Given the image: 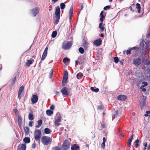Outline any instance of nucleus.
I'll return each instance as SVG.
<instances>
[{
    "mask_svg": "<svg viewBox=\"0 0 150 150\" xmlns=\"http://www.w3.org/2000/svg\"><path fill=\"white\" fill-rule=\"evenodd\" d=\"M52 139L50 137L43 136L41 139V141L42 144L44 145H48L52 142Z\"/></svg>",
    "mask_w": 150,
    "mask_h": 150,
    "instance_id": "f257e3e1",
    "label": "nucleus"
},
{
    "mask_svg": "<svg viewBox=\"0 0 150 150\" xmlns=\"http://www.w3.org/2000/svg\"><path fill=\"white\" fill-rule=\"evenodd\" d=\"M60 11L59 6H57L55 8V14L56 16L55 17L56 20L55 22V24H57L59 22L60 19Z\"/></svg>",
    "mask_w": 150,
    "mask_h": 150,
    "instance_id": "f03ea898",
    "label": "nucleus"
},
{
    "mask_svg": "<svg viewBox=\"0 0 150 150\" xmlns=\"http://www.w3.org/2000/svg\"><path fill=\"white\" fill-rule=\"evenodd\" d=\"M150 41H148L145 43L144 40H142L140 44V46L142 47V50H144V49L145 50L149 48L150 46Z\"/></svg>",
    "mask_w": 150,
    "mask_h": 150,
    "instance_id": "7ed1b4c3",
    "label": "nucleus"
},
{
    "mask_svg": "<svg viewBox=\"0 0 150 150\" xmlns=\"http://www.w3.org/2000/svg\"><path fill=\"white\" fill-rule=\"evenodd\" d=\"M41 131L38 129H36L35 133V139L36 141H38L40 143L41 137Z\"/></svg>",
    "mask_w": 150,
    "mask_h": 150,
    "instance_id": "20e7f679",
    "label": "nucleus"
},
{
    "mask_svg": "<svg viewBox=\"0 0 150 150\" xmlns=\"http://www.w3.org/2000/svg\"><path fill=\"white\" fill-rule=\"evenodd\" d=\"M68 72L67 71L65 72L64 74L62 81V85L63 86H65L67 82L68 79Z\"/></svg>",
    "mask_w": 150,
    "mask_h": 150,
    "instance_id": "39448f33",
    "label": "nucleus"
},
{
    "mask_svg": "<svg viewBox=\"0 0 150 150\" xmlns=\"http://www.w3.org/2000/svg\"><path fill=\"white\" fill-rule=\"evenodd\" d=\"M68 88L66 87H64L61 90V92L64 97L68 96L69 93L68 91Z\"/></svg>",
    "mask_w": 150,
    "mask_h": 150,
    "instance_id": "423d86ee",
    "label": "nucleus"
},
{
    "mask_svg": "<svg viewBox=\"0 0 150 150\" xmlns=\"http://www.w3.org/2000/svg\"><path fill=\"white\" fill-rule=\"evenodd\" d=\"M70 143L68 140H66L64 142L62 145V147L65 150H67L69 148Z\"/></svg>",
    "mask_w": 150,
    "mask_h": 150,
    "instance_id": "0eeeda50",
    "label": "nucleus"
},
{
    "mask_svg": "<svg viewBox=\"0 0 150 150\" xmlns=\"http://www.w3.org/2000/svg\"><path fill=\"white\" fill-rule=\"evenodd\" d=\"M72 45V42H68L65 44L63 45L62 48L65 50H68L71 47Z\"/></svg>",
    "mask_w": 150,
    "mask_h": 150,
    "instance_id": "6e6552de",
    "label": "nucleus"
},
{
    "mask_svg": "<svg viewBox=\"0 0 150 150\" xmlns=\"http://www.w3.org/2000/svg\"><path fill=\"white\" fill-rule=\"evenodd\" d=\"M133 62L136 66L137 67L142 63L141 59L139 58H134L133 60Z\"/></svg>",
    "mask_w": 150,
    "mask_h": 150,
    "instance_id": "1a4fd4ad",
    "label": "nucleus"
},
{
    "mask_svg": "<svg viewBox=\"0 0 150 150\" xmlns=\"http://www.w3.org/2000/svg\"><path fill=\"white\" fill-rule=\"evenodd\" d=\"M48 49V48L47 47L45 48L41 60L39 63V65H40V64L42 62V61L44 60L47 56V54Z\"/></svg>",
    "mask_w": 150,
    "mask_h": 150,
    "instance_id": "9d476101",
    "label": "nucleus"
},
{
    "mask_svg": "<svg viewBox=\"0 0 150 150\" xmlns=\"http://www.w3.org/2000/svg\"><path fill=\"white\" fill-rule=\"evenodd\" d=\"M26 145L25 144H20L17 147V150H26Z\"/></svg>",
    "mask_w": 150,
    "mask_h": 150,
    "instance_id": "9b49d317",
    "label": "nucleus"
},
{
    "mask_svg": "<svg viewBox=\"0 0 150 150\" xmlns=\"http://www.w3.org/2000/svg\"><path fill=\"white\" fill-rule=\"evenodd\" d=\"M31 100L33 104H34L37 102L38 100V96L36 95H33L31 98Z\"/></svg>",
    "mask_w": 150,
    "mask_h": 150,
    "instance_id": "f8f14e48",
    "label": "nucleus"
},
{
    "mask_svg": "<svg viewBox=\"0 0 150 150\" xmlns=\"http://www.w3.org/2000/svg\"><path fill=\"white\" fill-rule=\"evenodd\" d=\"M40 9L38 7H35L31 9L32 14L34 16H35L39 13Z\"/></svg>",
    "mask_w": 150,
    "mask_h": 150,
    "instance_id": "ddd939ff",
    "label": "nucleus"
},
{
    "mask_svg": "<svg viewBox=\"0 0 150 150\" xmlns=\"http://www.w3.org/2000/svg\"><path fill=\"white\" fill-rule=\"evenodd\" d=\"M102 40L100 38L94 40L93 42L94 44L97 46H100L102 43Z\"/></svg>",
    "mask_w": 150,
    "mask_h": 150,
    "instance_id": "4468645a",
    "label": "nucleus"
},
{
    "mask_svg": "<svg viewBox=\"0 0 150 150\" xmlns=\"http://www.w3.org/2000/svg\"><path fill=\"white\" fill-rule=\"evenodd\" d=\"M117 97L118 100L121 101H125L127 99V97L125 95H120L117 96Z\"/></svg>",
    "mask_w": 150,
    "mask_h": 150,
    "instance_id": "2eb2a0df",
    "label": "nucleus"
},
{
    "mask_svg": "<svg viewBox=\"0 0 150 150\" xmlns=\"http://www.w3.org/2000/svg\"><path fill=\"white\" fill-rule=\"evenodd\" d=\"M61 119L62 117L61 116L58 117L57 119L55 121V124L56 125L58 126L60 125V123H59V122H61Z\"/></svg>",
    "mask_w": 150,
    "mask_h": 150,
    "instance_id": "dca6fc26",
    "label": "nucleus"
},
{
    "mask_svg": "<svg viewBox=\"0 0 150 150\" xmlns=\"http://www.w3.org/2000/svg\"><path fill=\"white\" fill-rule=\"evenodd\" d=\"M79 148V146L76 144H74L71 147V150H77Z\"/></svg>",
    "mask_w": 150,
    "mask_h": 150,
    "instance_id": "f3484780",
    "label": "nucleus"
},
{
    "mask_svg": "<svg viewBox=\"0 0 150 150\" xmlns=\"http://www.w3.org/2000/svg\"><path fill=\"white\" fill-rule=\"evenodd\" d=\"M104 12L103 11H101L100 14V21L101 22H103V21L104 18H105V16L103 15Z\"/></svg>",
    "mask_w": 150,
    "mask_h": 150,
    "instance_id": "a211bd4d",
    "label": "nucleus"
},
{
    "mask_svg": "<svg viewBox=\"0 0 150 150\" xmlns=\"http://www.w3.org/2000/svg\"><path fill=\"white\" fill-rule=\"evenodd\" d=\"M18 122L19 126L21 127L22 125V119L21 117L18 116Z\"/></svg>",
    "mask_w": 150,
    "mask_h": 150,
    "instance_id": "6ab92c4d",
    "label": "nucleus"
},
{
    "mask_svg": "<svg viewBox=\"0 0 150 150\" xmlns=\"http://www.w3.org/2000/svg\"><path fill=\"white\" fill-rule=\"evenodd\" d=\"M82 57L81 56H79L78 57V60H76L75 61V64L76 65H78V64H80L81 63H82L80 61L81 59H82Z\"/></svg>",
    "mask_w": 150,
    "mask_h": 150,
    "instance_id": "aec40b11",
    "label": "nucleus"
},
{
    "mask_svg": "<svg viewBox=\"0 0 150 150\" xmlns=\"http://www.w3.org/2000/svg\"><path fill=\"white\" fill-rule=\"evenodd\" d=\"M23 141L25 143H29L30 142V139L29 137H25L23 139Z\"/></svg>",
    "mask_w": 150,
    "mask_h": 150,
    "instance_id": "412c9836",
    "label": "nucleus"
},
{
    "mask_svg": "<svg viewBox=\"0 0 150 150\" xmlns=\"http://www.w3.org/2000/svg\"><path fill=\"white\" fill-rule=\"evenodd\" d=\"M99 27L100 28V29L102 31H104V26L103 22H101L99 23Z\"/></svg>",
    "mask_w": 150,
    "mask_h": 150,
    "instance_id": "4be33fe9",
    "label": "nucleus"
},
{
    "mask_svg": "<svg viewBox=\"0 0 150 150\" xmlns=\"http://www.w3.org/2000/svg\"><path fill=\"white\" fill-rule=\"evenodd\" d=\"M136 8L137 9L138 12L139 13H140L141 11V5L137 3L136 4Z\"/></svg>",
    "mask_w": 150,
    "mask_h": 150,
    "instance_id": "5701e85b",
    "label": "nucleus"
},
{
    "mask_svg": "<svg viewBox=\"0 0 150 150\" xmlns=\"http://www.w3.org/2000/svg\"><path fill=\"white\" fill-rule=\"evenodd\" d=\"M33 61L30 60H27V62L26 63V65L28 67H29L30 64H33Z\"/></svg>",
    "mask_w": 150,
    "mask_h": 150,
    "instance_id": "b1692460",
    "label": "nucleus"
},
{
    "mask_svg": "<svg viewBox=\"0 0 150 150\" xmlns=\"http://www.w3.org/2000/svg\"><path fill=\"white\" fill-rule=\"evenodd\" d=\"M24 87L23 86H21L19 88L18 93L21 94L22 93H23L24 92Z\"/></svg>",
    "mask_w": 150,
    "mask_h": 150,
    "instance_id": "393cba45",
    "label": "nucleus"
},
{
    "mask_svg": "<svg viewBox=\"0 0 150 150\" xmlns=\"http://www.w3.org/2000/svg\"><path fill=\"white\" fill-rule=\"evenodd\" d=\"M38 125L35 126L36 128H39L42 125V120H39L38 121Z\"/></svg>",
    "mask_w": 150,
    "mask_h": 150,
    "instance_id": "a878e982",
    "label": "nucleus"
},
{
    "mask_svg": "<svg viewBox=\"0 0 150 150\" xmlns=\"http://www.w3.org/2000/svg\"><path fill=\"white\" fill-rule=\"evenodd\" d=\"M28 119L30 120H33L34 119V115L32 113H30L28 115Z\"/></svg>",
    "mask_w": 150,
    "mask_h": 150,
    "instance_id": "bb28decb",
    "label": "nucleus"
},
{
    "mask_svg": "<svg viewBox=\"0 0 150 150\" xmlns=\"http://www.w3.org/2000/svg\"><path fill=\"white\" fill-rule=\"evenodd\" d=\"M53 112L52 111L50 110H47L46 111V114L48 116H51Z\"/></svg>",
    "mask_w": 150,
    "mask_h": 150,
    "instance_id": "cd10ccee",
    "label": "nucleus"
},
{
    "mask_svg": "<svg viewBox=\"0 0 150 150\" xmlns=\"http://www.w3.org/2000/svg\"><path fill=\"white\" fill-rule=\"evenodd\" d=\"M83 76V74L81 73H79L76 75V78L78 79H80Z\"/></svg>",
    "mask_w": 150,
    "mask_h": 150,
    "instance_id": "c85d7f7f",
    "label": "nucleus"
},
{
    "mask_svg": "<svg viewBox=\"0 0 150 150\" xmlns=\"http://www.w3.org/2000/svg\"><path fill=\"white\" fill-rule=\"evenodd\" d=\"M91 90L96 93L98 92L99 91V89L98 88H94L93 87H91Z\"/></svg>",
    "mask_w": 150,
    "mask_h": 150,
    "instance_id": "c756f323",
    "label": "nucleus"
},
{
    "mask_svg": "<svg viewBox=\"0 0 150 150\" xmlns=\"http://www.w3.org/2000/svg\"><path fill=\"white\" fill-rule=\"evenodd\" d=\"M50 130L48 128H45L44 129V132L46 134H49L50 132Z\"/></svg>",
    "mask_w": 150,
    "mask_h": 150,
    "instance_id": "7c9ffc66",
    "label": "nucleus"
},
{
    "mask_svg": "<svg viewBox=\"0 0 150 150\" xmlns=\"http://www.w3.org/2000/svg\"><path fill=\"white\" fill-rule=\"evenodd\" d=\"M145 54H146V50H143V51L142 53H141V54L140 55V57L142 58H143L145 56Z\"/></svg>",
    "mask_w": 150,
    "mask_h": 150,
    "instance_id": "2f4dec72",
    "label": "nucleus"
},
{
    "mask_svg": "<svg viewBox=\"0 0 150 150\" xmlns=\"http://www.w3.org/2000/svg\"><path fill=\"white\" fill-rule=\"evenodd\" d=\"M52 150H62L61 147L55 146L52 148Z\"/></svg>",
    "mask_w": 150,
    "mask_h": 150,
    "instance_id": "473e14b6",
    "label": "nucleus"
},
{
    "mask_svg": "<svg viewBox=\"0 0 150 150\" xmlns=\"http://www.w3.org/2000/svg\"><path fill=\"white\" fill-rule=\"evenodd\" d=\"M57 34V32L56 31H54L53 32L52 34V37L53 38H54L56 37Z\"/></svg>",
    "mask_w": 150,
    "mask_h": 150,
    "instance_id": "72a5a7b5",
    "label": "nucleus"
},
{
    "mask_svg": "<svg viewBox=\"0 0 150 150\" xmlns=\"http://www.w3.org/2000/svg\"><path fill=\"white\" fill-rule=\"evenodd\" d=\"M142 84H144L142 85L140 87V89H142V88H144V86H147L148 85V83L147 82L143 81L142 82Z\"/></svg>",
    "mask_w": 150,
    "mask_h": 150,
    "instance_id": "f704fd0d",
    "label": "nucleus"
},
{
    "mask_svg": "<svg viewBox=\"0 0 150 150\" xmlns=\"http://www.w3.org/2000/svg\"><path fill=\"white\" fill-rule=\"evenodd\" d=\"M24 129L26 133H28L29 132V128L28 127H24Z\"/></svg>",
    "mask_w": 150,
    "mask_h": 150,
    "instance_id": "c9c22d12",
    "label": "nucleus"
},
{
    "mask_svg": "<svg viewBox=\"0 0 150 150\" xmlns=\"http://www.w3.org/2000/svg\"><path fill=\"white\" fill-rule=\"evenodd\" d=\"M88 45V42L86 40H84L83 43V46L85 48L87 47Z\"/></svg>",
    "mask_w": 150,
    "mask_h": 150,
    "instance_id": "e433bc0d",
    "label": "nucleus"
},
{
    "mask_svg": "<svg viewBox=\"0 0 150 150\" xmlns=\"http://www.w3.org/2000/svg\"><path fill=\"white\" fill-rule=\"evenodd\" d=\"M60 8L62 10L64 9L65 7V5L63 3H62L60 4Z\"/></svg>",
    "mask_w": 150,
    "mask_h": 150,
    "instance_id": "4c0bfd02",
    "label": "nucleus"
},
{
    "mask_svg": "<svg viewBox=\"0 0 150 150\" xmlns=\"http://www.w3.org/2000/svg\"><path fill=\"white\" fill-rule=\"evenodd\" d=\"M79 52L81 54H83L84 52V49L81 47H80L79 48Z\"/></svg>",
    "mask_w": 150,
    "mask_h": 150,
    "instance_id": "58836bf2",
    "label": "nucleus"
},
{
    "mask_svg": "<svg viewBox=\"0 0 150 150\" xmlns=\"http://www.w3.org/2000/svg\"><path fill=\"white\" fill-rule=\"evenodd\" d=\"M69 60L70 59H69L67 57H65L63 59V61L64 63H65L68 62Z\"/></svg>",
    "mask_w": 150,
    "mask_h": 150,
    "instance_id": "ea45409f",
    "label": "nucleus"
},
{
    "mask_svg": "<svg viewBox=\"0 0 150 150\" xmlns=\"http://www.w3.org/2000/svg\"><path fill=\"white\" fill-rule=\"evenodd\" d=\"M133 137V135L132 134L128 140V142L131 143Z\"/></svg>",
    "mask_w": 150,
    "mask_h": 150,
    "instance_id": "a19ab883",
    "label": "nucleus"
},
{
    "mask_svg": "<svg viewBox=\"0 0 150 150\" xmlns=\"http://www.w3.org/2000/svg\"><path fill=\"white\" fill-rule=\"evenodd\" d=\"M132 49V48H130L129 50H127L126 54L127 55L130 54H131V51Z\"/></svg>",
    "mask_w": 150,
    "mask_h": 150,
    "instance_id": "79ce46f5",
    "label": "nucleus"
},
{
    "mask_svg": "<svg viewBox=\"0 0 150 150\" xmlns=\"http://www.w3.org/2000/svg\"><path fill=\"white\" fill-rule=\"evenodd\" d=\"M73 13V7L72 6L71 7L69 11V15H72Z\"/></svg>",
    "mask_w": 150,
    "mask_h": 150,
    "instance_id": "37998d69",
    "label": "nucleus"
},
{
    "mask_svg": "<svg viewBox=\"0 0 150 150\" xmlns=\"http://www.w3.org/2000/svg\"><path fill=\"white\" fill-rule=\"evenodd\" d=\"M53 73V70L52 69L50 70L49 73V77L51 78L52 76Z\"/></svg>",
    "mask_w": 150,
    "mask_h": 150,
    "instance_id": "c03bdc74",
    "label": "nucleus"
},
{
    "mask_svg": "<svg viewBox=\"0 0 150 150\" xmlns=\"http://www.w3.org/2000/svg\"><path fill=\"white\" fill-rule=\"evenodd\" d=\"M97 108L98 110H103V107L102 105H100L98 106Z\"/></svg>",
    "mask_w": 150,
    "mask_h": 150,
    "instance_id": "a18cd8bd",
    "label": "nucleus"
},
{
    "mask_svg": "<svg viewBox=\"0 0 150 150\" xmlns=\"http://www.w3.org/2000/svg\"><path fill=\"white\" fill-rule=\"evenodd\" d=\"M119 61V59L117 57H115L114 58V61L116 63H117Z\"/></svg>",
    "mask_w": 150,
    "mask_h": 150,
    "instance_id": "49530a36",
    "label": "nucleus"
},
{
    "mask_svg": "<svg viewBox=\"0 0 150 150\" xmlns=\"http://www.w3.org/2000/svg\"><path fill=\"white\" fill-rule=\"evenodd\" d=\"M141 47L140 46L139 47H134L132 48V49L133 50H138L139 49H141Z\"/></svg>",
    "mask_w": 150,
    "mask_h": 150,
    "instance_id": "de8ad7c7",
    "label": "nucleus"
},
{
    "mask_svg": "<svg viewBox=\"0 0 150 150\" xmlns=\"http://www.w3.org/2000/svg\"><path fill=\"white\" fill-rule=\"evenodd\" d=\"M16 76L14 78L12 81V84L13 85L14 84L16 80Z\"/></svg>",
    "mask_w": 150,
    "mask_h": 150,
    "instance_id": "09e8293b",
    "label": "nucleus"
},
{
    "mask_svg": "<svg viewBox=\"0 0 150 150\" xmlns=\"http://www.w3.org/2000/svg\"><path fill=\"white\" fill-rule=\"evenodd\" d=\"M54 94L57 96H59L60 95V93L59 91H54Z\"/></svg>",
    "mask_w": 150,
    "mask_h": 150,
    "instance_id": "8fccbe9b",
    "label": "nucleus"
},
{
    "mask_svg": "<svg viewBox=\"0 0 150 150\" xmlns=\"http://www.w3.org/2000/svg\"><path fill=\"white\" fill-rule=\"evenodd\" d=\"M110 7V5L107 6L103 8V9L104 10H106L107 9H109Z\"/></svg>",
    "mask_w": 150,
    "mask_h": 150,
    "instance_id": "3c124183",
    "label": "nucleus"
},
{
    "mask_svg": "<svg viewBox=\"0 0 150 150\" xmlns=\"http://www.w3.org/2000/svg\"><path fill=\"white\" fill-rule=\"evenodd\" d=\"M101 126L102 128L103 129L105 128L106 126V125L105 124H102V123L101 124Z\"/></svg>",
    "mask_w": 150,
    "mask_h": 150,
    "instance_id": "603ef678",
    "label": "nucleus"
},
{
    "mask_svg": "<svg viewBox=\"0 0 150 150\" xmlns=\"http://www.w3.org/2000/svg\"><path fill=\"white\" fill-rule=\"evenodd\" d=\"M105 146V143L104 142H103L102 144H101V147L103 149H104Z\"/></svg>",
    "mask_w": 150,
    "mask_h": 150,
    "instance_id": "864d4df0",
    "label": "nucleus"
},
{
    "mask_svg": "<svg viewBox=\"0 0 150 150\" xmlns=\"http://www.w3.org/2000/svg\"><path fill=\"white\" fill-rule=\"evenodd\" d=\"M150 60L149 61H148L145 64L146 65H147V66H150V59H149Z\"/></svg>",
    "mask_w": 150,
    "mask_h": 150,
    "instance_id": "5fc2aeb1",
    "label": "nucleus"
},
{
    "mask_svg": "<svg viewBox=\"0 0 150 150\" xmlns=\"http://www.w3.org/2000/svg\"><path fill=\"white\" fill-rule=\"evenodd\" d=\"M21 93H18V98L19 100H21Z\"/></svg>",
    "mask_w": 150,
    "mask_h": 150,
    "instance_id": "6e6d98bb",
    "label": "nucleus"
},
{
    "mask_svg": "<svg viewBox=\"0 0 150 150\" xmlns=\"http://www.w3.org/2000/svg\"><path fill=\"white\" fill-rule=\"evenodd\" d=\"M54 106L53 105H51L50 107V108L52 110H54Z\"/></svg>",
    "mask_w": 150,
    "mask_h": 150,
    "instance_id": "4d7b16f0",
    "label": "nucleus"
},
{
    "mask_svg": "<svg viewBox=\"0 0 150 150\" xmlns=\"http://www.w3.org/2000/svg\"><path fill=\"white\" fill-rule=\"evenodd\" d=\"M36 144L35 143H34L32 144V148L34 149L36 147Z\"/></svg>",
    "mask_w": 150,
    "mask_h": 150,
    "instance_id": "13d9d810",
    "label": "nucleus"
},
{
    "mask_svg": "<svg viewBox=\"0 0 150 150\" xmlns=\"http://www.w3.org/2000/svg\"><path fill=\"white\" fill-rule=\"evenodd\" d=\"M33 123V122L32 121H30L29 122V126L30 127H32V124Z\"/></svg>",
    "mask_w": 150,
    "mask_h": 150,
    "instance_id": "bf43d9fd",
    "label": "nucleus"
},
{
    "mask_svg": "<svg viewBox=\"0 0 150 150\" xmlns=\"http://www.w3.org/2000/svg\"><path fill=\"white\" fill-rule=\"evenodd\" d=\"M129 8L130 10L132 11V12H134V10H133L132 9V7L131 6H130Z\"/></svg>",
    "mask_w": 150,
    "mask_h": 150,
    "instance_id": "052dcab7",
    "label": "nucleus"
},
{
    "mask_svg": "<svg viewBox=\"0 0 150 150\" xmlns=\"http://www.w3.org/2000/svg\"><path fill=\"white\" fill-rule=\"evenodd\" d=\"M120 134L122 136V137H124L125 136V134L123 133H122V132H121V131H120Z\"/></svg>",
    "mask_w": 150,
    "mask_h": 150,
    "instance_id": "680f3d73",
    "label": "nucleus"
},
{
    "mask_svg": "<svg viewBox=\"0 0 150 150\" xmlns=\"http://www.w3.org/2000/svg\"><path fill=\"white\" fill-rule=\"evenodd\" d=\"M142 89V91H143V92H146V88H142V89Z\"/></svg>",
    "mask_w": 150,
    "mask_h": 150,
    "instance_id": "e2e57ef3",
    "label": "nucleus"
},
{
    "mask_svg": "<svg viewBox=\"0 0 150 150\" xmlns=\"http://www.w3.org/2000/svg\"><path fill=\"white\" fill-rule=\"evenodd\" d=\"M139 142V139H136L135 142L136 144H138V143Z\"/></svg>",
    "mask_w": 150,
    "mask_h": 150,
    "instance_id": "0e129e2a",
    "label": "nucleus"
},
{
    "mask_svg": "<svg viewBox=\"0 0 150 150\" xmlns=\"http://www.w3.org/2000/svg\"><path fill=\"white\" fill-rule=\"evenodd\" d=\"M147 143L146 142H144L143 143V145L145 147H146L147 146Z\"/></svg>",
    "mask_w": 150,
    "mask_h": 150,
    "instance_id": "69168bd1",
    "label": "nucleus"
},
{
    "mask_svg": "<svg viewBox=\"0 0 150 150\" xmlns=\"http://www.w3.org/2000/svg\"><path fill=\"white\" fill-rule=\"evenodd\" d=\"M103 142H104V143H105L106 142V139L105 137H103Z\"/></svg>",
    "mask_w": 150,
    "mask_h": 150,
    "instance_id": "338daca9",
    "label": "nucleus"
},
{
    "mask_svg": "<svg viewBox=\"0 0 150 150\" xmlns=\"http://www.w3.org/2000/svg\"><path fill=\"white\" fill-rule=\"evenodd\" d=\"M14 112L16 113L18 112V110L17 109H14Z\"/></svg>",
    "mask_w": 150,
    "mask_h": 150,
    "instance_id": "774afa93",
    "label": "nucleus"
}]
</instances>
